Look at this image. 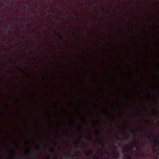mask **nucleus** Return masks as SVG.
<instances>
[{
    "instance_id": "f257e3e1",
    "label": "nucleus",
    "mask_w": 159,
    "mask_h": 159,
    "mask_svg": "<svg viewBox=\"0 0 159 159\" xmlns=\"http://www.w3.org/2000/svg\"><path fill=\"white\" fill-rule=\"evenodd\" d=\"M150 136H147V138L149 140L150 143H153L154 145L156 146L157 144H159V143L158 142L157 143L155 140V136L154 134L152 133H150L149 134Z\"/></svg>"
},
{
    "instance_id": "f03ea898",
    "label": "nucleus",
    "mask_w": 159,
    "mask_h": 159,
    "mask_svg": "<svg viewBox=\"0 0 159 159\" xmlns=\"http://www.w3.org/2000/svg\"><path fill=\"white\" fill-rule=\"evenodd\" d=\"M100 151L102 154L101 155V156H103L105 155H106V159H109V156L108 155V152L105 153L102 150H101Z\"/></svg>"
},
{
    "instance_id": "7ed1b4c3",
    "label": "nucleus",
    "mask_w": 159,
    "mask_h": 159,
    "mask_svg": "<svg viewBox=\"0 0 159 159\" xmlns=\"http://www.w3.org/2000/svg\"><path fill=\"white\" fill-rule=\"evenodd\" d=\"M92 153V151H91V152H85V155L88 157L90 156H91Z\"/></svg>"
},
{
    "instance_id": "20e7f679",
    "label": "nucleus",
    "mask_w": 159,
    "mask_h": 159,
    "mask_svg": "<svg viewBox=\"0 0 159 159\" xmlns=\"http://www.w3.org/2000/svg\"><path fill=\"white\" fill-rule=\"evenodd\" d=\"M114 155L115 156V158L116 159H117L119 158V153H114Z\"/></svg>"
},
{
    "instance_id": "39448f33",
    "label": "nucleus",
    "mask_w": 159,
    "mask_h": 159,
    "mask_svg": "<svg viewBox=\"0 0 159 159\" xmlns=\"http://www.w3.org/2000/svg\"><path fill=\"white\" fill-rule=\"evenodd\" d=\"M123 139L120 138H116V141H123Z\"/></svg>"
},
{
    "instance_id": "423d86ee",
    "label": "nucleus",
    "mask_w": 159,
    "mask_h": 159,
    "mask_svg": "<svg viewBox=\"0 0 159 159\" xmlns=\"http://www.w3.org/2000/svg\"><path fill=\"white\" fill-rule=\"evenodd\" d=\"M125 131L124 132V134H127V131L129 130L127 128H125Z\"/></svg>"
},
{
    "instance_id": "0eeeda50",
    "label": "nucleus",
    "mask_w": 159,
    "mask_h": 159,
    "mask_svg": "<svg viewBox=\"0 0 159 159\" xmlns=\"http://www.w3.org/2000/svg\"><path fill=\"white\" fill-rule=\"evenodd\" d=\"M58 36L61 38L62 39L63 38V36L59 32L58 33Z\"/></svg>"
},
{
    "instance_id": "6e6552de",
    "label": "nucleus",
    "mask_w": 159,
    "mask_h": 159,
    "mask_svg": "<svg viewBox=\"0 0 159 159\" xmlns=\"http://www.w3.org/2000/svg\"><path fill=\"white\" fill-rule=\"evenodd\" d=\"M100 144V145L102 146H104V143L102 142H99Z\"/></svg>"
},
{
    "instance_id": "1a4fd4ad",
    "label": "nucleus",
    "mask_w": 159,
    "mask_h": 159,
    "mask_svg": "<svg viewBox=\"0 0 159 159\" xmlns=\"http://www.w3.org/2000/svg\"><path fill=\"white\" fill-rule=\"evenodd\" d=\"M75 156L72 155L71 157H70V159H75Z\"/></svg>"
},
{
    "instance_id": "9d476101",
    "label": "nucleus",
    "mask_w": 159,
    "mask_h": 159,
    "mask_svg": "<svg viewBox=\"0 0 159 159\" xmlns=\"http://www.w3.org/2000/svg\"><path fill=\"white\" fill-rule=\"evenodd\" d=\"M123 151L124 152L126 151H127V148H125L123 149Z\"/></svg>"
},
{
    "instance_id": "9b49d317",
    "label": "nucleus",
    "mask_w": 159,
    "mask_h": 159,
    "mask_svg": "<svg viewBox=\"0 0 159 159\" xmlns=\"http://www.w3.org/2000/svg\"><path fill=\"white\" fill-rule=\"evenodd\" d=\"M128 159H131V157L129 155L127 157Z\"/></svg>"
},
{
    "instance_id": "f8f14e48",
    "label": "nucleus",
    "mask_w": 159,
    "mask_h": 159,
    "mask_svg": "<svg viewBox=\"0 0 159 159\" xmlns=\"http://www.w3.org/2000/svg\"><path fill=\"white\" fill-rule=\"evenodd\" d=\"M0 21H1V22H2V23H5V21H4V20H0Z\"/></svg>"
},
{
    "instance_id": "ddd939ff",
    "label": "nucleus",
    "mask_w": 159,
    "mask_h": 159,
    "mask_svg": "<svg viewBox=\"0 0 159 159\" xmlns=\"http://www.w3.org/2000/svg\"><path fill=\"white\" fill-rule=\"evenodd\" d=\"M97 134L98 135H99L100 134V132H99L98 130V131H97Z\"/></svg>"
},
{
    "instance_id": "4468645a",
    "label": "nucleus",
    "mask_w": 159,
    "mask_h": 159,
    "mask_svg": "<svg viewBox=\"0 0 159 159\" xmlns=\"http://www.w3.org/2000/svg\"><path fill=\"white\" fill-rule=\"evenodd\" d=\"M52 150L54 152H55V150L54 148H52Z\"/></svg>"
},
{
    "instance_id": "2eb2a0df",
    "label": "nucleus",
    "mask_w": 159,
    "mask_h": 159,
    "mask_svg": "<svg viewBox=\"0 0 159 159\" xmlns=\"http://www.w3.org/2000/svg\"><path fill=\"white\" fill-rule=\"evenodd\" d=\"M89 139L90 141H91V142H92L93 141L92 139L91 138H90Z\"/></svg>"
},
{
    "instance_id": "dca6fc26",
    "label": "nucleus",
    "mask_w": 159,
    "mask_h": 159,
    "mask_svg": "<svg viewBox=\"0 0 159 159\" xmlns=\"http://www.w3.org/2000/svg\"><path fill=\"white\" fill-rule=\"evenodd\" d=\"M26 157H27V159H28L29 158V155L28 154H26Z\"/></svg>"
},
{
    "instance_id": "f3484780",
    "label": "nucleus",
    "mask_w": 159,
    "mask_h": 159,
    "mask_svg": "<svg viewBox=\"0 0 159 159\" xmlns=\"http://www.w3.org/2000/svg\"><path fill=\"white\" fill-rule=\"evenodd\" d=\"M53 159H59V158L58 157H55V158H53Z\"/></svg>"
},
{
    "instance_id": "a211bd4d",
    "label": "nucleus",
    "mask_w": 159,
    "mask_h": 159,
    "mask_svg": "<svg viewBox=\"0 0 159 159\" xmlns=\"http://www.w3.org/2000/svg\"><path fill=\"white\" fill-rule=\"evenodd\" d=\"M129 136H127L126 137V139H129Z\"/></svg>"
},
{
    "instance_id": "6ab92c4d",
    "label": "nucleus",
    "mask_w": 159,
    "mask_h": 159,
    "mask_svg": "<svg viewBox=\"0 0 159 159\" xmlns=\"http://www.w3.org/2000/svg\"><path fill=\"white\" fill-rule=\"evenodd\" d=\"M135 147H136L137 148H139V146H138V145H136Z\"/></svg>"
},
{
    "instance_id": "aec40b11",
    "label": "nucleus",
    "mask_w": 159,
    "mask_h": 159,
    "mask_svg": "<svg viewBox=\"0 0 159 159\" xmlns=\"http://www.w3.org/2000/svg\"><path fill=\"white\" fill-rule=\"evenodd\" d=\"M23 72L24 73H25V70H23Z\"/></svg>"
},
{
    "instance_id": "412c9836",
    "label": "nucleus",
    "mask_w": 159,
    "mask_h": 159,
    "mask_svg": "<svg viewBox=\"0 0 159 159\" xmlns=\"http://www.w3.org/2000/svg\"><path fill=\"white\" fill-rule=\"evenodd\" d=\"M9 60H10V61L11 62H12V60H11V59H9Z\"/></svg>"
},
{
    "instance_id": "4be33fe9",
    "label": "nucleus",
    "mask_w": 159,
    "mask_h": 159,
    "mask_svg": "<svg viewBox=\"0 0 159 159\" xmlns=\"http://www.w3.org/2000/svg\"><path fill=\"white\" fill-rule=\"evenodd\" d=\"M158 157H157V158H155V159H158Z\"/></svg>"
},
{
    "instance_id": "5701e85b",
    "label": "nucleus",
    "mask_w": 159,
    "mask_h": 159,
    "mask_svg": "<svg viewBox=\"0 0 159 159\" xmlns=\"http://www.w3.org/2000/svg\"><path fill=\"white\" fill-rule=\"evenodd\" d=\"M141 155H142V156H143V154H142Z\"/></svg>"
},
{
    "instance_id": "b1692460",
    "label": "nucleus",
    "mask_w": 159,
    "mask_h": 159,
    "mask_svg": "<svg viewBox=\"0 0 159 159\" xmlns=\"http://www.w3.org/2000/svg\"><path fill=\"white\" fill-rule=\"evenodd\" d=\"M104 8L103 7L102 8V10H104Z\"/></svg>"
},
{
    "instance_id": "393cba45",
    "label": "nucleus",
    "mask_w": 159,
    "mask_h": 159,
    "mask_svg": "<svg viewBox=\"0 0 159 159\" xmlns=\"http://www.w3.org/2000/svg\"><path fill=\"white\" fill-rule=\"evenodd\" d=\"M47 159H50L49 158V157H48Z\"/></svg>"
},
{
    "instance_id": "a878e982",
    "label": "nucleus",
    "mask_w": 159,
    "mask_h": 159,
    "mask_svg": "<svg viewBox=\"0 0 159 159\" xmlns=\"http://www.w3.org/2000/svg\"><path fill=\"white\" fill-rule=\"evenodd\" d=\"M157 107H158V108H159V107L158 106H157Z\"/></svg>"
},
{
    "instance_id": "bb28decb",
    "label": "nucleus",
    "mask_w": 159,
    "mask_h": 159,
    "mask_svg": "<svg viewBox=\"0 0 159 159\" xmlns=\"http://www.w3.org/2000/svg\"><path fill=\"white\" fill-rule=\"evenodd\" d=\"M39 3L40 4H41V2H39Z\"/></svg>"
},
{
    "instance_id": "cd10ccee",
    "label": "nucleus",
    "mask_w": 159,
    "mask_h": 159,
    "mask_svg": "<svg viewBox=\"0 0 159 159\" xmlns=\"http://www.w3.org/2000/svg\"><path fill=\"white\" fill-rule=\"evenodd\" d=\"M138 131H136V132L137 133H138Z\"/></svg>"
},
{
    "instance_id": "c85d7f7f",
    "label": "nucleus",
    "mask_w": 159,
    "mask_h": 159,
    "mask_svg": "<svg viewBox=\"0 0 159 159\" xmlns=\"http://www.w3.org/2000/svg\"><path fill=\"white\" fill-rule=\"evenodd\" d=\"M78 127L79 128H80V127H79V125Z\"/></svg>"
},
{
    "instance_id": "c756f323",
    "label": "nucleus",
    "mask_w": 159,
    "mask_h": 159,
    "mask_svg": "<svg viewBox=\"0 0 159 159\" xmlns=\"http://www.w3.org/2000/svg\"><path fill=\"white\" fill-rule=\"evenodd\" d=\"M157 46H158V47H159V45H157Z\"/></svg>"
},
{
    "instance_id": "7c9ffc66",
    "label": "nucleus",
    "mask_w": 159,
    "mask_h": 159,
    "mask_svg": "<svg viewBox=\"0 0 159 159\" xmlns=\"http://www.w3.org/2000/svg\"><path fill=\"white\" fill-rule=\"evenodd\" d=\"M79 144H80V143H78V144H79Z\"/></svg>"
},
{
    "instance_id": "2f4dec72",
    "label": "nucleus",
    "mask_w": 159,
    "mask_h": 159,
    "mask_svg": "<svg viewBox=\"0 0 159 159\" xmlns=\"http://www.w3.org/2000/svg\"><path fill=\"white\" fill-rule=\"evenodd\" d=\"M38 150L39 151V149H38Z\"/></svg>"
},
{
    "instance_id": "473e14b6",
    "label": "nucleus",
    "mask_w": 159,
    "mask_h": 159,
    "mask_svg": "<svg viewBox=\"0 0 159 159\" xmlns=\"http://www.w3.org/2000/svg\"><path fill=\"white\" fill-rule=\"evenodd\" d=\"M28 149L29 150V148H28Z\"/></svg>"
}]
</instances>
